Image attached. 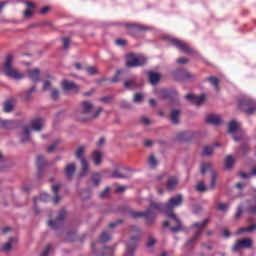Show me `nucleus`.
<instances>
[{
	"instance_id": "f257e3e1",
	"label": "nucleus",
	"mask_w": 256,
	"mask_h": 256,
	"mask_svg": "<svg viewBox=\"0 0 256 256\" xmlns=\"http://www.w3.org/2000/svg\"><path fill=\"white\" fill-rule=\"evenodd\" d=\"M180 205H183V195L177 194L176 196L170 198L165 204L151 202L149 207L143 212L128 210V215H130L132 219H141V217H144L146 225L149 227L155 223V213H153V211L170 214L173 213L175 207H180Z\"/></svg>"
},
{
	"instance_id": "f03ea898",
	"label": "nucleus",
	"mask_w": 256,
	"mask_h": 256,
	"mask_svg": "<svg viewBox=\"0 0 256 256\" xmlns=\"http://www.w3.org/2000/svg\"><path fill=\"white\" fill-rule=\"evenodd\" d=\"M13 61H15L13 54H8L4 63L2 64L4 75H6V77H10V79H15V81H21V79H25V75L19 72L17 68L13 67Z\"/></svg>"
},
{
	"instance_id": "7ed1b4c3",
	"label": "nucleus",
	"mask_w": 256,
	"mask_h": 256,
	"mask_svg": "<svg viewBox=\"0 0 256 256\" xmlns=\"http://www.w3.org/2000/svg\"><path fill=\"white\" fill-rule=\"evenodd\" d=\"M130 231L135 235L131 236L127 242L125 256H135V251H137V243H139L142 235L141 228L138 226H130Z\"/></svg>"
},
{
	"instance_id": "20e7f679",
	"label": "nucleus",
	"mask_w": 256,
	"mask_h": 256,
	"mask_svg": "<svg viewBox=\"0 0 256 256\" xmlns=\"http://www.w3.org/2000/svg\"><path fill=\"white\" fill-rule=\"evenodd\" d=\"M209 221L210 219L206 218L203 220V222H196L192 224V228L196 229V231L194 233V236L187 240V242L185 243V247L188 249V251L194 249L195 243L199 241V237L201 236V233H203V229H205V227H207V225L209 224Z\"/></svg>"
},
{
	"instance_id": "39448f33",
	"label": "nucleus",
	"mask_w": 256,
	"mask_h": 256,
	"mask_svg": "<svg viewBox=\"0 0 256 256\" xmlns=\"http://www.w3.org/2000/svg\"><path fill=\"white\" fill-rule=\"evenodd\" d=\"M143 65H147V57L145 56H137L133 53H128L126 55V63L125 66L129 69H133L135 67H143Z\"/></svg>"
},
{
	"instance_id": "423d86ee",
	"label": "nucleus",
	"mask_w": 256,
	"mask_h": 256,
	"mask_svg": "<svg viewBox=\"0 0 256 256\" xmlns=\"http://www.w3.org/2000/svg\"><path fill=\"white\" fill-rule=\"evenodd\" d=\"M162 99H168L170 107H179V92L173 89H164L160 92Z\"/></svg>"
},
{
	"instance_id": "0eeeda50",
	"label": "nucleus",
	"mask_w": 256,
	"mask_h": 256,
	"mask_svg": "<svg viewBox=\"0 0 256 256\" xmlns=\"http://www.w3.org/2000/svg\"><path fill=\"white\" fill-rule=\"evenodd\" d=\"M239 108L243 113H246V115H253L256 111V102L251 98H241Z\"/></svg>"
},
{
	"instance_id": "6e6552de",
	"label": "nucleus",
	"mask_w": 256,
	"mask_h": 256,
	"mask_svg": "<svg viewBox=\"0 0 256 256\" xmlns=\"http://www.w3.org/2000/svg\"><path fill=\"white\" fill-rule=\"evenodd\" d=\"M170 43L176 47V49H179V51H183L186 55H197V51H195V49L177 38H170Z\"/></svg>"
},
{
	"instance_id": "1a4fd4ad",
	"label": "nucleus",
	"mask_w": 256,
	"mask_h": 256,
	"mask_svg": "<svg viewBox=\"0 0 256 256\" xmlns=\"http://www.w3.org/2000/svg\"><path fill=\"white\" fill-rule=\"evenodd\" d=\"M211 167V163H202L200 167V173H202V175H205L207 171H211L210 189H215V187L217 186L218 174L217 171L211 170Z\"/></svg>"
},
{
	"instance_id": "9d476101",
	"label": "nucleus",
	"mask_w": 256,
	"mask_h": 256,
	"mask_svg": "<svg viewBox=\"0 0 256 256\" xmlns=\"http://www.w3.org/2000/svg\"><path fill=\"white\" fill-rule=\"evenodd\" d=\"M124 27H126L128 35L132 37H137L141 31H149V27L137 23H126Z\"/></svg>"
},
{
	"instance_id": "9b49d317",
	"label": "nucleus",
	"mask_w": 256,
	"mask_h": 256,
	"mask_svg": "<svg viewBox=\"0 0 256 256\" xmlns=\"http://www.w3.org/2000/svg\"><path fill=\"white\" fill-rule=\"evenodd\" d=\"M253 247V240L251 238H244L242 240H238L232 247L233 253H239L241 249H251Z\"/></svg>"
},
{
	"instance_id": "f8f14e48",
	"label": "nucleus",
	"mask_w": 256,
	"mask_h": 256,
	"mask_svg": "<svg viewBox=\"0 0 256 256\" xmlns=\"http://www.w3.org/2000/svg\"><path fill=\"white\" fill-rule=\"evenodd\" d=\"M65 217H67V212L63 209L60 210L58 216L56 217V220H50L48 222L49 227H51L52 229H61V226L65 221Z\"/></svg>"
},
{
	"instance_id": "ddd939ff",
	"label": "nucleus",
	"mask_w": 256,
	"mask_h": 256,
	"mask_svg": "<svg viewBox=\"0 0 256 256\" xmlns=\"http://www.w3.org/2000/svg\"><path fill=\"white\" fill-rule=\"evenodd\" d=\"M185 99H187V101H189L190 103H193V105L199 107L200 105H203V103H205V94H202L200 96H196L195 94H187L185 96Z\"/></svg>"
},
{
	"instance_id": "4468645a",
	"label": "nucleus",
	"mask_w": 256,
	"mask_h": 256,
	"mask_svg": "<svg viewBox=\"0 0 256 256\" xmlns=\"http://www.w3.org/2000/svg\"><path fill=\"white\" fill-rule=\"evenodd\" d=\"M93 107H95L93 102L87 100L82 101L80 103V113H82V115H90L91 111H93Z\"/></svg>"
},
{
	"instance_id": "2eb2a0df",
	"label": "nucleus",
	"mask_w": 256,
	"mask_h": 256,
	"mask_svg": "<svg viewBox=\"0 0 256 256\" xmlns=\"http://www.w3.org/2000/svg\"><path fill=\"white\" fill-rule=\"evenodd\" d=\"M168 217H170V219H172L175 223L176 226L174 227H170V231H172V233H179V231H181L183 225L181 224V220L179 218H177V215H175V213H170L167 214Z\"/></svg>"
},
{
	"instance_id": "dca6fc26",
	"label": "nucleus",
	"mask_w": 256,
	"mask_h": 256,
	"mask_svg": "<svg viewBox=\"0 0 256 256\" xmlns=\"http://www.w3.org/2000/svg\"><path fill=\"white\" fill-rule=\"evenodd\" d=\"M27 73L33 83H39L41 77V70L39 68L28 70Z\"/></svg>"
},
{
	"instance_id": "f3484780",
	"label": "nucleus",
	"mask_w": 256,
	"mask_h": 256,
	"mask_svg": "<svg viewBox=\"0 0 256 256\" xmlns=\"http://www.w3.org/2000/svg\"><path fill=\"white\" fill-rule=\"evenodd\" d=\"M179 117H181V109L170 110V122L172 125H179Z\"/></svg>"
},
{
	"instance_id": "a211bd4d",
	"label": "nucleus",
	"mask_w": 256,
	"mask_h": 256,
	"mask_svg": "<svg viewBox=\"0 0 256 256\" xmlns=\"http://www.w3.org/2000/svg\"><path fill=\"white\" fill-rule=\"evenodd\" d=\"M62 87L65 91H74L75 93H79V85L74 82H70L69 80H65L62 83Z\"/></svg>"
},
{
	"instance_id": "6ab92c4d",
	"label": "nucleus",
	"mask_w": 256,
	"mask_h": 256,
	"mask_svg": "<svg viewBox=\"0 0 256 256\" xmlns=\"http://www.w3.org/2000/svg\"><path fill=\"white\" fill-rule=\"evenodd\" d=\"M92 160L96 167H99L103 163V152L96 150L92 153Z\"/></svg>"
},
{
	"instance_id": "aec40b11",
	"label": "nucleus",
	"mask_w": 256,
	"mask_h": 256,
	"mask_svg": "<svg viewBox=\"0 0 256 256\" xmlns=\"http://www.w3.org/2000/svg\"><path fill=\"white\" fill-rule=\"evenodd\" d=\"M44 125L45 120L43 118H36L31 122V127L34 129V131H42Z\"/></svg>"
},
{
	"instance_id": "412c9836",
	"label": "nucleus",
	"mask_w": 256,
	"mask_h": 256,
	"mask_svg": "<svg viewBox=\"0 0 256 256\" xmlns=\"http://www.w3.org/2000/svg\"><path fill=\"white\" fill-rule=\"evenodd\" d=\"M147 75L149 83H151L152 85H157L159 81H161V74L157 72L149 71Z\"/></svg>"
},
{
	"instance_id": "4be33fe9",
	"label": "nucleus",
	"mask_w": 256,
	"mask_h": 256,
	"mask_svg": "<svg viewBox=\"0 0 256 256\" xmlns=\"http://www.w3.org/2000/svg\"><path fill=\"white\" fill-rule=\"evenodd\" d=\"M75 171H77V167L75 166V163L68 164L64 169V173L67 179H73V175H75Z\"/></svg>"
},
{
	"instance_id": "5701e85b",
	"label": "nucleus",
	"mask_w": 256,
	"mask_h": 256,
	"mask_svg": "<svg viewBox=\"0 0 256 256\" xmlns=\"http://www.w3.org/2000/svg\"><path fill=\"white\" fill-rule=\"evenodd\" d=\"M239 131H241V124L239 122L232 120L228 123V133L233 135Z\"/></svg>"
},
{
	"instance_id": "b1692460",
	"label": "nucleus",
	"mask_w": 256,
	"mask_h": 256,
	"mask_svg": "<svg viewBox=\"0 0 256 256\" xmlns=\"http://www.w3.org/2000/svg\"><path fill=\"white\" fill-rule=\"evenodd\" d=\"M37 89L36 85H33L29 90L21 92L20 97L23 101H30L33 93H35Z\"/></svg>"
},
{
	"instance_id": "393cba45",
	"label": "nucleus",
	"mask_w": 256,
	"mask_h": 256,
	"mask_svg": "<svg viewBox=\"0 0 256 256\" xmlns=\"http://www.w3.org/2000/svg\"><path fill=\"white\" fill-rule=\"evenodd\" d=\"M177 185H179V179L177 177H170L166 183V189L168 191H175Z\"/></svg>"
},
{
	"instance_id": "a878e982",
	"label": "nucleus",
	"mask_w": 256,
	"mask_h": 256,
	"mask_svg": "<svg viewBox=\"0 0 256 256\" xmlns=\"http://www.w3.org/2000/svg\"><path fill=\"white\" fill-rule=\"evenodd\" d=\"M31 141V128L24 126L22 131L21 143H27Z\"/></svg>"
},
{
	"instance_id": "bb28decb",
	"label": "nucleus",
	"mask_w": 256,
	"mask_h": 256,
	"mask_svg": "<svg viewBox=\"0 0 256 256\" xmlns=\"http://www.w3.org/2000/svg\"><path fill=\"white\" fill-rule=\"evenodd\" d=\"M123 85L124 89H137V87H139L136 77H132L131 79L124 81Z\"/></svg>"
},
{
	"instance_id": "cd10ccee",
	"label": "nucleus",
	"mask_w": 256,
	"mask_h": 256,
	"mask_svg": "<svg viewBox=\"0 0 256 256\" xmlns=\"http://www.w3.org/2000/svg\"><path fill=\"white\" fill-rule=\"evenodd\" d=\"M123 171H127V169L123 168V169H116L112 172V174L110 175V177L114 178V179H127V174H125Z\"/></svg>"
},
{
	"instance_id": "c85d7f7f",
	"label": "nucleus",
	"mask_w": 256,
	"mask_h": 256,
	"mask_svg": "<svg viewBox=\"0 0 256 256\" xmlns=\"http://www.w3.org/2000/svg\"><path fill=\"white\" fill-rule=\"evenodd\" d=\"M206 123L209 125H221V118L218 115H208L206 117Z\"/></svg>"
},
{
	"instance_id": "c756f323",
	"label": "nucleus",
	"mask_w": 256,
	"mask_h": 256,
	"mask_svg": "<svg viewBox=\"0 0 256 256\" xmlns=\"http://www.w3.org/2000/svg\"><path fill=\"white\" fill-rule=\"evenodd\" d=\"M178 74L180 75L181 79H183V81L195 79V75L191 74V72L185 69L178 70Z\"/></svg>"
},
{
	"instance_id": "7c9ffc66",
	"label": "nucleus",
	"mask_w": 256,
	"mask_h": 256,
	"mask_svg": "<svg viewBox=\"0 0 256 256\" xmlns=\"http://www.w3.org/2000/svg\"><path fill=\"white\" fill-rule=\"evenodd\" d=\"M176 139L178 141H191L193 139V134H191V132H180L177 134Z\"/></svg>"
},
{
	"instance_id": "2f4dec72",
	"label": "nucleus",
	"mask_w": 256,
	"mask_h": 256,
	"mask_svg": "<svg viewBox=\"0 0 256 256\" xmlns=\"http://www.w3.org/2000/svg\"><path fill=\"white\" fill-rule=\"evenodd\" d=\"M36 165L38 173H41V171H43V169L45 168V165H47V160H45L44 156H38L36 160Z\"/></svg>"
},
{
	"instance_id": "473e14b6",
	"label": "nucleus",
	"mask_w": 256,
	"mask_h": 256,
	"mask_svg": "<svg viewBox=\"0 0 256 256\" xmlns=\"http://www.w3.org/2000/svg\"><path fill=\"white\" fill-rule=\"evenodd\" d=\"M80 163L82 167V170L80 172V177H85V175L89 173V162L87 161V159H82L80 160Z\"/></svg>"
},
{
	"instance_id": "72a5a7b5",
	"label": "nucleus",
	"mask_w": 256,
	"mask_h": 256,
	"mask_svg": "<svg viewBox=\"0 0 256 256\" xmlns=\"http://www.w3.org/2000/svg\"><path fill=\"white\" fill-rule=\"evenodd\" d=\"M17 241L16 238H9L8 242H6L1 248L0 251L1 253H5V251H11L13 243Z\"/></svg>"
},
{
	"instance_id": "f704fd0d",
	"label": "nucleus",
	"mask_w": 256,
	"mask_h": 256,
	"mask_svg": "<svg viewBox=\"0 0 256 256\" xmlns=\"http://www.w3.org/2000/svg\"><path fill=\"white\" fill-rule=\"evenodd\" d=\"M26 5H27L28 8L24 12V17L26 19H29L33 15V10L32 9H35V5L33 4V2H29V1L26 2Z\"/></svg>"
},
{
	"instance_id": "c9c22d12",
	"label": "nucleus",
	"mask_w": 256,
	"mask_h": 256,
	"mask_svg": "<svg viewBox=\"0 0 256 256\" xmlns=\"http://www.w3.org/2000/svg\"><path fill=\"white\" fill-rule=\"evenodd\" d=\"M59 185H53L52 191L54 193V205H57L61 201V196H59Z\"/></svg>"
},
{
	"instance_id": "e433bc0d",
	"label": "nucleus",
	"mask_w": 256,
	"mask_h": 256,
	"mask_svg": "<svg viewBox=\"0 0 256 256\" xmlns=\"http://www.w3.org/2000/svg\"><path fill=\"white\" fill-rule=\"evenodd\" d=\"M103 113V107H99L96 109V111L90 115L88 118L82 120V121H93L94 119H98L99 116Z\"/></svg>"
},
{
	"instance_id": "4c0bfd02",
	"label": "nucleus",
	"mask_w": 256,
	"mask_h": 256,
	"mask_svg": "<svg viewBox=\"0 0 256 256\" xmlns=\"http://www.w3.org/2000/svg\"><path fill=\"white\" fill-rule=\"evenodd\" d=\"M125 71L123 69H118L115 72V75L110 79V83H119L121 81V75H123Z\"/></svg>"
},
{
	"instance_id": "58836bf2",
	"label": "nucleus",
	"mask_w": 256,
	"mask_h": 256,
	"mask_svg": "<svg viewBox=\"0 0 256 256\" xmlns=\"http://www.w3.org/2000/svg\"><path fill=\"white\" fill-rule=\"evenodd\" d=\"M253 231H256V224H252L248 227H241L238 230V235H241V233H251Z\"/></svg>"
},
{
	"instance_id": "ea45409f",
	"label": "nucleus",
	"mask_w": 256,
	"mask_h": 256,
	"mask_svg": "<svg viewBox=\"0 0 256 256\" xmlns=\"http://www.w3.org/2000/svg\"><path fill=\"white\" fill-rule=\"evenodd\" d=\"M206 81H209V83H211V85H213V87L215 88V90L217 92H219V78L215 77V76H210L206 79Z\"/></svg>"
},
{
	"instance_id": "a19ab883",
	"label": "nucleus",
	"mask_w": 256,
	"mask_h": 256,
	"mask_svg": "<svg viewBox=\"0 0 256 256\" xmlns=\"http://www.w3.org/2000/svg\"><path fill=\"white\" fill-rule=\"evenodd\" d=\"M14 109L13 102L11 100H7L3 104L4 113H11Z\"/></svg>"
},
{
	"instance_id": "79ce46f5",
	"label": "nucleus",
	"mask_w": 256,
	"mask_h": 256,
	"mask_svg": "<svg viewBox=\"0 0 256 256\" xmlns=\"http://www.w3.org/2000/svg\"><path fill=\"white\" fill-rule=\"evenodd\" d=\"M83 155H85V148L83 146H80L77 148L75 152V157L76 159L83 161V159H86Z\"/></svg>"
},
{
	"instance_id": "37998d69",
	"label": "nucleus",
	"mask_w": 256,
	"mask_h": 256,
	"mask_svg": "<svg viewBox=\"0 0 256 256\" xmlns=\"http://www.w3.org/2000/svg\"><path fill=\"white\" fill-rule=\"evenodd\" d=\"M234 164H235V159L233 158L232 155H228L225 162V169L229 171V169H231Z\"/></svg>"
},
{
	"instance_id": "c03bdc74",
	"label": "nucleus",
	"mask_w": 256,
	"mask_h": 256,
	"mask_svg": "<svg viewBox=\"0 0 256 256\" xmlns=\"http://www.w3.org/2000/svg\"><path fill=\"white\" fill-rule=\"evenodd\" d=\"M213 151H215V147H213V146H206L203 149L202 155L204 157H210V155H213Z\"/></svg>"
},
{
	"instance_id": "a18cd8bd",
	"label": "nucleus",
	"mask_w": 256,
	"mask_h": 256,
	"mask_svg": "<svg viewBox=\"0 0 256 256\" xmlns=\"http://www.w3.org/2000/svg\"><path fill=\"white\" fill-rule=\"evenodd\" d=\"M92 183L95 185V187H99V183H101V174L95 173L92 175Z\"/></svg>"
},
{
	"instance_id": "49530a36",
	"label": "nucleus",
	"mask_w": 256,
	"mask_h": 256,
	"mask_svg": "<svg viewBox=\"0 0 256 256\" xmlns=\"http://www.w3.org/2000/svg\"><path fill=\"white\" fill-rule=\"evenodd\" d=\"M100 241L101 243H108V241H111V234L102 232L100 235Z\"/></svg>"
},
{
	"instance_id": "de8ad7c7",
	"label": "nucleus",
	"mask_w": 256,
	"mask_h": 256,
	"mask_svg": "<svg viewBox=\"0 0 256 256\" xmlns=\"http://www.w3.org/2000/svg\"><path fill=\"white\" fill-rule=\"evenodd\" d=\"M240 150L242 151L243 155H247L251 152V147L247 143H243L240 147Z\"/></svg>"
},
{
	"instance_id": "09e8293b",
	"label": "nucleus",
	"mask_w": 256,
	"mask_h": 256,
	"mask_svg": "<svg viewBox=\"0 0 256 256\" xmlns=\"http://www.w3.org/2000/svg\"><path fill=\"white\" fill-rule=\"evenodd\" d=\"M75 237H77V235L75 234V232L70 231V232H68V233L66 234V241H67L68 243H71V242L75 241Z\"/></svg>"
},
{
	"instance_id": "8fccbe9b",
	"label": "nucleus",
	"mask_w": 256,
	"mask_h": 256,
	"mask_svg": "<svg viewBox=\"0 0 256 256\" xmlns=\"http://www.w3.org/2000/svg\"><path fill=\"white\" fill-rule=\"evenodd\" d=\"M157 159L155 158V156L151 155L148 159V165H150V167H152L153 169H155V167H157Z\"/></svg>"
},
{
	"instance_id": "3c124183",
	"label": "nucleus",
	"mask_w": 256,
	"mask_h": 256,
	"mask_svg": "<svg viewBox=\"0 0 256 256\" xmlns=\"http://www.w3.org/2000/svg\"><path fill=\"white\" fill-rule=\"evenodd\" d=\"M62 41H63V49H64V51H67V49H69V45H71V38L64 37V38H62Z\"/></svg>"
},
{
	"instance_id": "603ef678",
	"label": "nucleus",
	"mask_w": 256,
	"mask_h": 256,
	"mask_svg": "<svg viewBox=\"0 0 256 256\" xmlns=\"http://www.w3.org/2000/svg\"><path fill=\"white\" fill-rule=\"evenodd\" d=\"M86 71H87L88 75H98L99 74V70H97V68L94 66L87 67Z\"/></svg>"
},
{
	"instance_id": "864d4df0",
	"label": "nucleus",
	"mask_w": 256,
	"mask_h": 256,
	"mask_svg": "<svg viewBox=\"0 0 256 256\" xmlns=\"http://www.w3.org/2000/svg\"><path fill=\"white\" fill-rule=\"evenodd\" d=\"M109 191H111V188L106 187L102 192H100L99 194L100 199H106V197H109Z\"/></svg>"
},
{
	"instance_id": "5fc2aeb1",
	"label": "nucleus",
	"mask_w": 256,
	"mask_h": 256,
	"mask_svg": "<svg viewBox=\"0 0 256 256\" xmlns=\"http://www.w3.org/2000/svg\"><path fill=\"white\" fill-rule=\"evenodd\" d=\"M155 243H157V240L153 236H149L148 242L146 243V247L148 248L154 247Z\"/></svg>"
},
{
	"instance_id": "6e6d98bb",
	"label": "nucleus",
	"mask_w": 256,
	"mask_h": 256,
	"mask_svg": "<svg viewBox=\"0 0 256 256\" xmlns=\"http://www.w3.org/2000/svg\"><path fill=\"white\" fill-rule=\"evenodd\" d=\"M51 99H53V101H57V99H59V90H57V88L51 89Z\"/></svg>"
},
{
	"instance_id": "4d7b16f0",
	"label": "nucleus",
	"mask_w": 256,
	"mask_h": 256,
	"mask_svg": "<svg viewBox=\"0 0 256 256\" xmlns=\"http://www.w3.org/2000/svg\"><path fill=\"white\" fill-rule=\"evenodd\" d=\"M196 190H198L200 193H205V191H207V187L205 186V184L203 182H199L196 185Z\"/></svg>"
},
{
	"instance_id": "13d9d810",
	"label": "nucleus",
	"mask_w": 256,
	"mask_h": 256,
	"mask_svg": "<svg viewBox=\"0 0 256 256\" xmlns=\"http://www.w3.org/2000/svg\"><path fill=\"white\" fill-rule=\"evenodd\" d=\"M123 223V219H118L114 222H111L108 224L109 229H115L118 225H121Z\"/></svg>"
},
{
	"instance_id": "bf43d9fd",
	"label": "nucleus",
	"mask_w": 256,
	"mask_h": 256,
	"mask_svg": "<svg viewBox=\"0 0 256 256\" xmlns=\"http://www.w3.org/2000/svg\"><path fill=\"white\" fill-rule=\"evenodd\" d=\"M1 125L2 127H4V129H11V125H13V121L4 120V121H1Z\"/></svg>"
},
{
	"instance_id": "052dcab7",
	"label": "nucleus",
	"mask_w": 256,
	"mask_h": 256,
	"mask_svg": "<svg viewBox=\"0 0 256 256\" xmlns=\"http://www.w3.org/2000/svg\"><path fill=\"white\" fill-rule=\"evenodd\" d=\"M140 121L142 125H146V126H149L151 125V123H153L149 118H147V116L140 117Z\"/></svg>"
},
{
	"instance_id": "680f3d73",
	"label": "nucleus",
	"mask_w": 256,
	"mask_h": 256,
	"mask_svg": "<svg viewBox=\"0 0 256 256\" xmlns=\"http://www.w3.org/2000/svg\"><path fill=\"white\" fill-rule=\"evenodd\" d=\"M99 101H101V103H111V101H113V95L104 96L100 98Z\"/></svg>"
},
{
	"instance_id": "e2e57ef3",
	"label": "nucleus",
	"mask_w": 256,
	"mask_h": 256,
	"mask_svg": "<svg viewBox=\"0 0 256 256\" xmlns=\"http://www.w3.org/2000/svg\"><path fill=\"white\" fill-rule=\"evenodd\" d=\"M115 44L119 47H125V45H127V40L118 38L116 39Z\"/></svg>"
},
{
	"instance_id": "0e129e2a",
	"label": "nucleus",
	"mask_w": 256,
	"mask_h": 256,
	"mask_svg": "<svg viewBox=\"0 0 256 256\" xmlns=\"http://www.w3.org/2000/svg\"><path fill=\"white\" fill-rule=\"evenodd\" d=\"M104 249H105L106 252H103L101 254L102 256H107V255L113 256V248H111V247H104Z\"/></svg>"
},
{
	"instance_id": "69168bd1",
	"label": "nucleus",
	"mask_w": 256,
	"mask_h": 256,
	"mask_svg": "<svg viewBox=\"0 0 256 256\" xmlns=\"http://www.w3.org/2000/svg\"><path fill=\"white\" fill-rule=\"evenodd\" d=\"M51 200V196L49 194H41L40 195V201H43V203H47V201Z\"/></svg>"
},
{
	"instance_id": "338daca9",
	"label": "nucleus",
	"mask_w": 256,
	"mask_h": 256,
	"mask_svg": "<svg viewBox=\"0 0 256 256\" xmlns=\"http://www.w3.org/2000/svg\"><path fill=\"white\" fill-rule=\"evenodd\" d=\"M219 211H227L229 209V204L226 203H220L218 204Z\"/></svg>"
},
{
	"instance_id": "774afa93",
	"label": "nucleus",
	"mask_w": 256,
	"mask_h": 256,
	"mask_svg": "<svg viewBox=\"0 0 256 256\" xmlns=\"http://www.w3.org/2000/svg\"><path fill=\"white\" fill-rule=\"evenodd\" d=\"M243 215V206H239L236 213H235V219H239Z\"/></svg>"
}]
</instances>
